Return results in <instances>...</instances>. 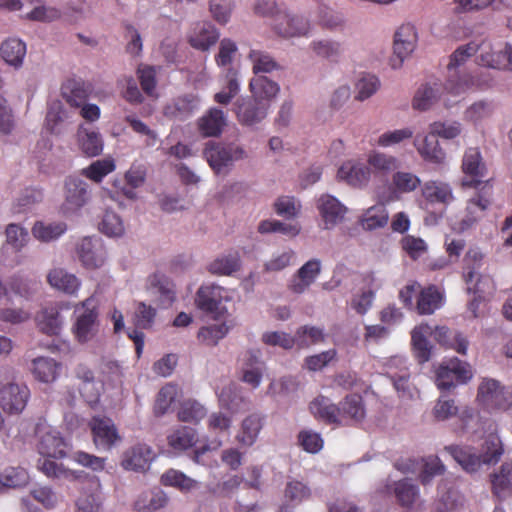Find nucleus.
Segmentation results:
<instances>
[{
	"instance_id": "f257e3e1",
	"label": "nucleus",
	"mask_w": 512,
	"mask_h": 512,
	"mask_svg": "<svg viewBox=\"0 0 512 512\" xmlns=\"http://www.w3.org/2000/svg\"><path fill=\"white\" fill-rule=\"evenodd\" d=\"M38 444L37 448L41 455L37 461L38 469L49 478L53 479H72L74 474L66 469L61 463L49 458H61L66 455L68 443L61 436L60 432L51 427H39L37 430Z\"/></svg>"
},
{
	"instance_id": "f03ea898",
	"label": "nucleus",
	"mask_w": 512,
	"mask_h": 512,
	"mask_svg": "<svg viewBox=\"0 0 512 512\" xmlns=\"http://www.w3.org/2000/svg\"><path fill=\"white\" fill-rule=\"evenodd\" d=\"M433 336L440 345L465 354L468 346L467 339L459 332L450 330L445 324L431 326L428 323L416 326L411 335V341L416 358L420 363L430 359L431 348L427 336Z\"/></svg>"
},
{
	"instance_id": "7ed1b4c3",
	"label": "nucleus",
	"mask_w": 512,
	"mask_h": 512,
	"mask_svg": "<svg viewBox=\"0 0 512 512\" xmlns=\"http://www.w3.org/2000/svg\"><path fill=\"white\" fill-rule=\"evenodd\" d=\"M479 50L477 43L472 41L468 44L458 47L450 56V62L447 65L449 77L445 84V90L453 95H458L473 87L485 88L490 87L492 79H486L480 82L469 74L459 75L458 68L462 66L470 57L475 55Z\"/></svg>"
},
{
	"instance_id": "20e7f679",
	"label": "nucleus",
	"mask_w": 512,
	"mask_h": 512,
	"mask_svg": "<svg viewBox=\"0 0 512 512\" xmlns=\"http://www.w3.org/2000/svg\"><path fill=\"white\" fill-rule=\"evenodd\" d=\"M444 450L468 473L478 471L482 464L496 463L502 454L501 441L492 434L485 440L481 455L476 454L470 447L456 445L446 446Z\"/></svg>"
},
{
	"instance_id": "39448f33",
	"label": "nucleus",
	"mask_w": 512,
	"mask_h": 512,
	"mask_svg": "<svg viewBox=\"0 0 512 512\" xmlns=\"http://www.w3.org/2000/svg\"><path fill=\"white\" fill-rule=\"evenodd\" d=\"M482 260V253L474 249L468 250L464 257L463 278L468 286V292L475 294L467 307L473 318L480 317L478 309L482 302L481 294L485 293V287H489L492 282L488 276L479 273Z\"/></svg>"
},
{
	"instance_id": "423d86ee",
	"label": "nucleus",
	"mask_w": 512,
	"mask_h": 512,
	"mask_svg": "<svg viewBox=\"0 0 512 512\" xmlns=\"http://www.w3.org/2000/svg\"><path fill=\"white\" fill-rule=\"evenodd\" d=\"M231 301V292L216 284L200 286L195 296L197 308L214 315L215 318L224 317L227 314L226 304Z\"/></svg>"
},
{
	"instance_id": "0eeeda50",
	"label": "nucleus",
	"mask_w": 512,
	"mask_h": 512,
	"mask_svg": "<svg viewBox=\"0 0 512 512\" xmlns=\"http://www.w3.org/2000/svg\"><path fill=\"white\" fill-rule=\"evenodd\" d=\"M203 155L212 170L216 174H220L233 162L245 158L246 152L235 143L209 141L205 145Z\"/></svg>"
},
{
	"instance_id": "6e6552de",
	"label": "nucleus",
	"mask_w": 512,
	"mask_h": 512,
	"mask_svg": "<svg viewBox=\"0 0 512 512\" xmlns=\"http://www.w3.org/2000/svg\"><path fill=\"white\" fill-rule=\"evenodd\" d=\"M472 377V371L466 362L458 358L443 361L436 370L435 383L438 389L449 391L465 384Z\"/></svg>"
},
{
	"instance_id": "1a4fd4ad",
	"label": "nucleus",
	"mask_w": 512,
	"mask_h": 512,
	"mask_svg": "<svg viewBox=\"0 0 512 512\" xmlns=\"http://www.w3.org/2000/svg\"><path fill=\"white\" fill-rule=\"evenodd\" d=\"M477 399L487 408L505 410L512 405V390L494 379H485L479 385Z\"/></svg>"
},
{
	"instance_id": "9d476101",
	"label": "nucleus",
	"mask_w": 512,
	"mask_h": 512,
	"mask_svg": "<svg viewBox=\"0 0 512 512\" xmlns=\"http://www.w3.org/2000/svg\"><path fill=\"white\" fill-rule=\"evenodd\" d=\"M462 171L465 178L462 180L463 187L478 188L484 181L486 166L483 162L478 148H468L462 159Z\"/></svg>"
},
{
	"instance_id": "9b49d317",
	"label": "nucleus",
	"mask_w": 512,
	"mask_h": 512,
	"mask_svg": "<svg viewBox=\"0 0 512 512\" xmlns=\"http://www.w3.org/2000/svg\"><path fill=\"white\" fill-rule=\"evenodd\" d=\"M421 186V179L414 173L396 170L392 174L388 193L383 194L381 201L390 203L398 201L403 195L415 192Z\"/></svg>"
},
{
	"instance_id": "f8f14e48",
	"label": "nucleus",
	"mask_w": 512,
	"mask_h": 512,
	"mask_svg": "<svg viewBox=\"0 0 512 512\" xmlns=\"http://www.w3.org/2000/svg\"><path fill=\"white\" fill-rule=\"evenodd\" d=\"M418 40L417 32L414 25L407 23L401 25L395 33L394 37V55L396 57L390 60L391 66L399 68L404 59L410 56L416 47Z\"/></svg>"
},
{
	"instance_id": "ddd939ff",
	"label": "nucleus",
	"mask_w": 512,
	"mask_h": 512,
	"mask_svg": "<svg viewBox=\"0 0 512 512\" xmlns=\"http://www.w3.org/2000/svg\"><path fill=\"white\" fill-rule=\"evenodd\" d=\"M147 290L155 297L160 308L167 309L176 300L174 282L165 274L155 272L147 278Z\"/></svg>"
},
{
	"instance_id": "4468645a",
	"label": "nucleus",
	"mask_w": 512,
	"mask_h": 512,
	"mask_svg": "<svg viewBox=\"0 0 512 512\" xmlns=\"http://www.w3.org/2000/svg\"><path fill=\"white\" fill-rule=\"evenodd\" d=\"M29 395L26 385L8 383L0 389V407L8 414H19L25 408Z\"/></svg>"
},
{
	"instance_id": "2eb2a0df",
	"label": "nucleus",
	"mask_w": 512,
	"mask_h": 512,
	"mask_svg": "<svg viewBox=\"0 0 512 512\" xmlns=\"http://www.w3.org/2000/svg\"><path fill=\"white\" fill-rule=\"evenodd\" d=\"M446 302L444 290L434 284L421 288L416 296L415 311L420 316L434 314Z\"/></svg>"
},
{
	"instance_id": "dca6fc26",
	"label": "nucleus",
	"mask_w": 512,
	"mask_h": 512,
	"mask_svg": "<svg viewBox=\"0 0 512 512\" xmlns=\"http://www.w3.org/2000/svg\"><path fill=\"white\" fill-rule=\"evenodd\" d=\"M77 253L83 266L97 269L104 264L106 252L101 239L84 237L78 245Z\"/></svg>"
},
{
	"instance_id": "f3484780",
	"label": "nucleus",
	"mask_w": 512,
	"mask_h": 512,
	"mask_svg": "<svg viewBox=\"0 0 512 512\" xmlns=\"http://www.w3.org/2000/svg\"><path fill=\"white\" fill-rule=\"evenodd\" d=\"M276 33L284 38L306 36L309 32V22L300 16L279 12L273 20Z\"/></svg>"
},
{
	"instance_id": "a211bd4d",
	"label": "nucleus",
	"mask_w": 512,
	"mask_h": 512,
	"mask_svg": "<svg viewBox=\"0 0 512 512\" xmlns=\"http://www.w3.org/2000/svg\"><path fill=\"white\" fill-rule=\"evenodd\" d=\"M269 105L255 97L243 98L237 102L236 115L241 124L254 125L262 121L268 112Z\"/></svg>"
},
{
	"instance_id": "6ab92c4d",
	"label": "nucleus",
	"mask_w": 512,
	"mask_h": 512,
	"mask_svg": "<svg viewBox=\"0 0 512 512\" xmlns=\"http://www.w3.org/2000/svg\"><path fill=\"white\" fill-rule=\"evenodd\" d=\"M93 441L96 447L108 450L119 439L117 429L110 418L93 417L90 421Z\"/></svg>"
},
{
	"instance_id": "aec40b11",
	"label": "nucleus",
	"mask_w": 512,
	"mask_h": 512,
	"mask_svg": "<svg viewBox=\"0 0 512 512\" xmlns=\"http://www.w3.org/2000/svg\"><path fill=\"white\" fill-rule=\"evenodd\" d=\"M321 272V262L318 259H311L301 266L292 276L289 289L296 294L305 292L316 280Z\"/></svg>"
},
{
	"instance_id": "412c9836",
	"label": "nucleus",
	"mask_w": 512,
	"mask_h": 512,
	"mask_svg": "<svg viewBox=\"0 0 512 512\" xmlns=\"http://www.w3.org/2000/svg\"><path fill=\"white\" fill-rule=\"evenodd\" d=\"M92 85L80 78H69L61 85V95L71 107H80L89 98Z\"/></svg>"
},
{
	"instance_id": "4be33fe9",
	"label": "nucleus",
	"mask_w": 512,
	"mask_h": 512,
	"mask_svg": "<svg viewBox=\"0 0 512 512\" xmlns=\"http://www.w3.org/2000/svg\"><path fill=\"white\" fill-rule=\"evenodd\" d=\"M227 125V119L224 112L216 107L206 111L197 120V128L203 137H218Z\"/></svg>"
},
{
	"instance_id": "5701e85b",
	"label": "nucleus",
	"mask_w": 512,
	"mask_h": 512,
	"mask_svg": "<svg viewBox=\"0 0 512 512\" xmlns=\"http://www.w3.org/2000/svg\"><path fill=\"white\" fill-rule=\"evenodd\" d=\"M317 208L325 229H330L342 221L346 213V208L334 196L328 194L318 199Z\"/></svg>"
},
{
	"instance_id": "b1692460",
	"label": "nucleus",
	"mask_w": 512,
	"mask_h": 512,
	"mask_svg": "<svg viewBox=\"0 0 512 512\" xmlns=\"http://www.w3.org/2000/svg\"><path fill=\"white\" fill-rule=\"evenodd\" d=\"M66 195L64 208L68 211H76L83 207L88 199V185L85 181L69 177L65 182Z\"/></svg>"
},
{
	"instance_id": "393cba45",
	"label": "nucleus",
	"mask_w": 512,
	"mask_h": 512,
	"mask_svg": "<svg viewBox=\"0 0 512 512\" xmlns=\"http://www.w3.org/2000/svg\"><path fill=\"white\" fill-rule=\"evenodd\" d=\"M219 38L216 28L209 22H198L188 35L189 44L198 50L206 51L214 45Z\"/></svg>"
},
{
	"instance_id": "a878e982",
	"label": "nucleus",
	"mask_w": 512,
	"mask_h": 512,
	"mask_svg": "<svg viewBox=\"0 0 512 512\" xmlns=\"http://www.w3.org/2000/svg\"><path fill=\"white\" fill-rule=\"evenodd\" d=\"M154 457L155 453L151 447L137 444L125 453L122 465L127 470L142 472L149 467Z\"/></svg>"
},
{
	"instance_id": "bb28decb",
	"label": "nucleus",
	"mask_w": 512,
	"mask_h": 512,
	"mask_svg": "<svg viewBox=\"0 0 512 512\" xmlns=\"http://www.w3.org/2000/svg\"><path fill=\"white\" fill-rule=\"evenodd\" d=\"M414 145L423 160L434 164L444 163L446 154L440 147L439 141L434 134L429 132L423 138L417 136Z\"/></svg>"
},
{
	"instance_id": "cd10ccee",
	"label": "nucleus",
	"mask_w": 512,
	"mask_h": 512,
	"mask_svg": "<svg viewBox=\"0 0 512 512\" xmlns=\"http://www.w3.org/2000/svg\"><path fill=\"white\" fill-rule=\"evenodd\" d=\"M337 175L349 185L361 187L369 182L371 170L364 164L347 161L340 166Z\"/></svg>"
},
{
	"instance_id": "c85d7f7f",
	"label": "nucleus",
	"mask_w": 512,
	"mask_h": 512,
	"mask_svg": "<svg viewBox=\"0 0 512 512\" xmlns=\"http://www.w3.org/2000/svg\"><path fill=\"white\" fill-rule=\"evenodd\" d=\"M197 102V97L192 94L179 96L164 106L163 114L170 119L184 120L194 112Z\"/></svg>"
},
{
	"instance_id": "c756f323",
	"label": "nucleus",
	"mask_w": 512,
	"mask_h": 512,
	"mask_svg": "<svg viewBox=\"0 0 512 512\" xmlns=\"http://www.w3.org/2000/svg\"><path fill=\"white\" fill-rule=\"evenodd\" d=\"M339 418L343 422L339 426L348 425L353 422L361 421L365 416V409L362 403L361 396L357 394L347 396L342 402L339 403Z\"/></svg>"
},
{
	"instance_id": "7c9ffc66",
	"label": "nucleus",
	"mask_w": 512,
	"mask_h": 512,
	"mask_svg": "<svg viewBox=\"0 0 512 512\" xmlns=\"http://www.w3.org/2000/svg\"><path fill=\"white\" fill-rule=\"evenodd\" d=\"M480 54L477 57V63L481 66L502 70L506 69V55L502 49H495L489 41L477 43Z\"/></svg>"
},
{
	"instance_id": "2f4dec72",
	"label": "nucleus",
	"mask_w": 512,
	"mask_h": 512,
	"mask_svg": "<svg viewBox=\"0 0 512 512\" xmlns=\"http://www.w3.org/2000/svg\"><path fill=\"white\" fill-rule=\"evenodd\" d=\"M422 195L430 203L448 205L454 200L452 189L448 183L430 180L422 186Z\"/></svg>"
},
{
	"instance_id": "473e14b6",
	"label": "nucleus",
	"mask_w": 512,
	"mask_h": 512,
	"mask_svg": "<svg viewBox=\"0 0 512 512\" xmlns=\"http://www.w3.org/2000/svg\"><path fill=\"white\" fill-rule=\"evenodd\" d=\"M367 163L371 174L382 176L394 173L400 166L397 157L379 151H371L368 154Z\"/></svg>"
},
{
	"instance_id": "72a5a7b5",
	"label": "nucleus",
	"mask_w": 512,
	"mask_h": 512,
	"mask_svg": "<svg viewBox=\"0 0 512 512\" xmlns=\"http://www.w3.org/2000/svg\"><path fill=\"white\" fill-rule=\"evenodd\" d=\"M252 96L261 102H265L270 106V101L274 99L280 91L277 82L272 81L266 76H254L249 83Z\"/></svg>"
},
{
	"instance_id": "f704fd0d",
	"label": "nucleus",
	"mask_w": 512,
	"mask_h": 512,
	"mask_svg": "<svg viewBox=\"0 0 512 512\" xmlns=\"http://www.w3.org/2000/svg\"><path fill=\"white\" fill-rule=\"evenodd\" d=\"M309 409L315 417L329 424H335L339 426V423L343 422L342 418H339L338 406L333 404L332 401L327 397H316L310 403Z\"/></svg>"
},
{
	"instance_id": "c9c22d12",
	"label": "nucleus",
	"mask_w": 512,
	"mask_h": 512,
	"mask_svg": "<svg viewBox=\"0 0 512 512\" xmlns=\"http://www.w3.org/2000/svg\"><path fill=\"white\" fill-rule=\"evenodd\" d=\"M263 426V417L260 414L253 413L248 415L241 424L240 431L238 432L236 439L245 447L252 446Z\"/></svg>"
},
{
	"instance_id": "e433bc0d",
	"label": "nucleus",
	"mask_w": 512,
	"mask_h": 512,
	"mask_svg": "<svg viewBox=\"0 0 512 512\" xmlns=\"http://www.w3.org/2000/svg\"><path fill=\"white\" fill-rule=\"evenodd\" d=\"M218 398L220 405L231 412H238L247 405V399L242 394L241 387L232 382L221 389Z\"/></svg>"
},
{
	"instance_id": "4c0bfd02",
	"label": "nucleus",
	"mask_w": 512,
	"mask_h": 512,
	"mask_svg": "<svg viewBox=\"0 0 512 512\" xmlns=\"http://www.w3.org/2000/svg\"><path fill=\"white\" fill-rule=\"evenodd\" d=\"M0 52L7 64L18 68L26 55V44L18 38H9L2 43Z\"/></svg>"
},
{
	"instance_id": "58836bf2",
	"label": "nucleus",
	"mask_w": 512,
	"mask_h": 512,
	"mask_svg": "<svg viewBox=\"0 0 512 512\" xmlns=\"http://www.w3.org/2000/svg\"><path fill=\"white\" fill-rule=\"evenodd\" d=\"M47 280L52 287L68 294H74L80 287L78 278L61 268L51 270Z\"/></svg>"
},
{
	"instance_id": "ea45409f",
	"label": "nucleus",
	"mask_w": 512,
	"mask_h": 512,
	"mask_svg": "<svg viewBox=\"0 0 512 512\" xmlns=\"http://www.w3.org/2000/svg\"><path fill=\"white\" fill-rule=\"evenodd\" d=\"M78 139L80 148L85 155L94 157L102 153L103 140L99 132L80 126Z\"/></svg>"
},
{
	"instance_id": "a19ab883",
	"label": "nucleus",
	"mask_w": 512,
	"mask_h": 512,
	"mask_svg": "<svg viewBox=\"0 0 512 512\" xmlns=\"http://www.w3.org/2000/svg\"><path fill=\"white\" fill-rule=\"evenodd\" d=\"M248 58L252 62V71L255 76H261L260 73H271L280 69V65L268 52L252 49L248 54Z\"/></svg>"
},
{
	"instance_id": "79ce46f5",
	"label": "nucleus",
	"mask_w": 512,
	"mask_h": 512,
	"mask_svg": "<svg viewBox=\"0 0 512 512\" xmlns=\"http://www.w3.org/2000/svg\"><path fill=\"white\" fill-rule=\"evenodd\" d=\"M225 84L222 91L214 95L216 103L227 105L239 93L238 71L232 67L228 68L225 74Z\"/></svg>"
},
{
	"instance_id": "37998d69",
	"label": "nucleus",
	"mask_w": 512,
	"mask_h": 512,
	"mask_svg": "<svg viewBox=\"0 0 512 512\" xmlns=\"http://www.w3.org/2000/svg\"><path fill=\"white\" fill-rule=\"evenodd\" d=\"M240 255L237 251L216 258L209 264V271L216 275H231L240 269Z\"/></svg>"
},
{
	"instance_id": "c03bdc74",
	"label": "nucleus",
	"mask_w": 512,
	"mask_h": 512,
	"mask_svg": "<svg viewBox=\"0 0 512 512\" xmlns=\"http://www.w3.org/2000/svg\"><path fill=\"white\" fill-rule=\"evenodd\" d=\"M32 372L41 382L54 381L59 373V365L51 358L39 357L33 360Z\"/></svg>"
},
{
	"instance_id": "a18cd8bd",
	"label": "nucleus",
	"mask_w": 512,
	"mask_h": 512,
	"mask_svg": "<svg viewBox=\"0 0 512 512\" xmlns=\"http://www.w3.org/2000/svg\"><path fill=\"white\" fill-rule=\"evenodd\" d=\"M28 474L20 467H9L0 473V494L7 489L24 486L28 483Z\"/></svg>"
},
{
	"instance_id": "49530a36",
	"label": "nucleus",
	"mask_w": 512,
	"mask_h": 512,
	"mask_svg": "<svg viewBox=\"0 0 512 512\" xmlns=\"http://www.w3.org/2000/svg\"><path fill=\"white\" fill-rule=\"evenodd\" d=\"M229 329L230 327L225 322H206L199 329L197 336L201 342L207 345H215L228 333Z\"/></svg>"
},
{
	"instance_id": "de8ad7c7",
	"label": "nucleus",
	"mask_w": 512,
	"mask_h": 512,
	"mask_svg": "<svg viewBox=\"0 0 512 512\" xmlns=\"http://www.w3.org/2000/svg\"><path fill=\"white\" fill-rule=\"evenodd\" d=\"M167 496L162 491L144 493L135 502V508L141 512H154L167 504Z\"/></svg>"
},
{
	"instance_id": "09e8293b",
	"label": "nucleus",
	"mask_w": 512,
	"mask_h": 512,
	"mask_svg": "<svg viewBox=\"0 0 512 512\" xmlns=\"http://www.w3.org/2000/svg\"><path fill=\"white\" fill-rule=\"evenodd\" d=\"M67 230L64 222L44 223L36 222L32 228L34 237L43 242H49L59 238Z\"/></svg>"
},
{
	"instance_id": "8fccbe9b",
	"label": "nucleus",
	"mask_w": 512,
	"mask_h": 512,
	"mask_svg": "<svg viewBox=\"0 0 512 512\" xmlns=\"http://www.w3.org/2000/svg\"><path fill=\"white\" fill-rule=\"evenodd\" d=\"M445 470V465L437 456H428L422 459L419 480L423 486H427L431 484L434 477L443 475Z\"/></svg>"
},
{
	"instance_id": "3c124183",
	"label": "nucleus",
	"mask_w": 512,
	"mask_h": 512,
	"mask_svg": "<svg viewBox=\"0 0 512 512\" xmlns=\"http://www.w3.org/2000/svg\"><path fill=\"white\" fill-rule=\"evenodd\" d=\"M382 201L381 204L369 208L363 216L362 225L365 229L382 228L388 223L389 214Z\"/></svg>"
},
{
	"instance_id": "603ef678",
	"label": "nucleus",
	"mask_w": 512,
	"mask_h": 512,
	"mask_svg": "<svg viewBox=\"0 0 512 512\" xmlns=\"http://www.w3.org/2000/svg\"><path fill=\"white\" fill-rule=\"evenodd\" d=\"M169 446L175 451H183L196 443V434L192 428L183 427L168 436Z\"/></svg>"
},
{
	"instance_id": "864d4df0",
	"label": "nucleus",
	"mask_w": 512,
	"mask_h": 512,
	"mask_svg": "<svg viewBox=\"0 0 512 512\" xmlns=\"http://www.w3.org/2000/svg\"><path fill=\"white\" fill-rule=\"evenodd\" d=\"M115 163L112 159H101L94 161L88 167L82 170V174L88 179L99 183L105 176L113 172Z\"/></svg>"
},
{
	"instance_id": "5fc2aeb1",
	"label": "nucleus",
	"mask_w": 512,
	"mask_h": 512,
	"mask_svg": "<svg viewBox=\"0 0 512 512\" xmlns=\"http://www.w3.org/2000/svg\"><path fill=\"white\" fill-rule=\"evenodd\" d=\"M394 493L401 505L410 506L418 498L419 489L410 479L406 478L395 483Z\"/></svg>"
},
{
	"instance_id": "6e6d98bb",
	"label": "nucleus",
	"mask_w": 512,
	"mask_h": 512,
	"mask_svg": "<svg viewBox=\"0 0 512 512\" xmlns=\"http://www.w3.org/2000/svg\"><path fill=\"white\" fill-rule=\"evenodd\" d=\"M323 339L322 329L310 325H304L299 328L294 336L295 344L300 348H307L310 345L323 341Z\"/></svg>"
},
{
	"instance_id": "4d7b16f0",
	"label": "nucleus",
	"mask_w": 512,
	"mask_h": 512,
	"mask_svg": "<svg viewBox=\"0 0 512 512\" xmlns=\"http://www.w3.org/2000/svg\"><path fill=\"white\" fill-rule=\"evenodd\" d=\"M458 411V407L453 399L441 396L435 402L432 416L436 421H447L456 416Z\"/></svg>"
},
{
	"instance_id": "13d9d810",
	"label": "nucleus",
	"mask_w": 512,
	"mask_h": 512,
	"mask_svg": "<svg viewBox=\"0 0 512 512\" xmlns=\"http://www.w3.org/2000/svg\"><path fill=\"white\" fill-rule=\"evenodd\" d=\"M494 493L501 497L506 492H512V464L502 465L500 473L495 474L492 479Z\"/></svg>"
},
{
	"instance_id": "bf43d9fd",
	"label": "nucleus",
	"mask_w": 512,
	"mask_h": 512,
	"mask_svg": "<svg viewBox=\"0 0 512 512\" xmlns=\"http://www.w3.org/2000/svg\"><path fill=\"white\" fill-rule=\"evenodd\" d=\"M206 415V409L195 400H187L181 404L178 418L183 422H198Z\"/></svg>"
},
{
	"instance_id": "052dcab7",
	"label": "nucleus",
	"mask_w": 512,
	"mask_h": 512,
	"mask_svg": "<svg viewBox=\"0 0 512 512\" xmlns=\"http://www.w3.org/2000/svg\"><path fill=\"white\" fill-rule=\"evenodd\" d=\"M438 98V88L425 85L417 90L412 105L414 109L425 111L429 109Z\"/></svg>"
},
{
	"instance_id": "680f3d73",
	"label": "nucleus",
	"mask_w": 512,
	"mask_h": 512,
	"mask_svg": "<svg viewBox=\"0 0 512 512\" xmlns=\"http://www.w3.org/2000/svg\"><path fill=\"white\" fill-rule=\"evenodd\" d=\"M100 231L110 237H119L124 232V226L120 217L112 212L106 211L99 226Z\"/></svg>"
},
{
	"instance_id": "e2e57ef3",
	"label": "nucleus",
	"mask_w": 512,
	"mask_h": 512,
	"mask_svg": "<svg viewBox=\"0 0 512 512\" xmlns=\"http://www.w3.org/2000/svg\"><path fill=\"white\" fill-rule=\"evenodd\" d=\"M311 49L316 56L335 61L341 54V46L338 42L329 40L313 41Z\"/></svg>"
},
{
	"instance_id": "0e129e2a",
	"label": "nucleus",
	"mask_w": 512,
	"mask_h": 512,
	"mask_svg": "<svg viewBox=\"0 0 512 512\" xmlns=\"http://www.w3.org/2000/svg\"><path fill=\"white\" fill-rule=\"evenodd\" d=\"M161 482L164 485L177 487L181 490H190L196 484L193 479L174 469L166 471L161 477Z\"/></svg>"
},
{
	"instance_id": "69168bd1",
	"label": "nucleus",
	"mask_w": 512,
	"mask_h": 512,
	"mask_svg": "<svg viewBox=\"0 0 512 512\" xmlns=\"http://www.w3.org/2000/svg\"><path fill=\"white\" fill-rule=\"evenodd\" d=\"M414 131L410 128L388 131L379 136L376 144L380 147H390L412 138Z\"/></svg>"
},
{
	"instance_id": "338daca9",
	"label": "nucleus",
	"mask_w": 512,
	"mask_h": 512,
	"mask_svg": "<svg viewBox=\"0 0 512 512\" xmlns=\"http://www.w3.org/2000/svg\"><path fill=\"white\" fill-rule=\"evenodd\" d=\"M463 497L462 495L454 489H448L444 492L437 503V511L438 512H452L462 506Z\"/></svg>"
},
{
	"instance_id": "774afa93",
	"label": "nucleus",
	"mask_w": 512,
	"mask_h": 512,
	"mask_svg": "<svg viewBox=\"0 0 512 512\" xmlns=\"http://www.w3.org/2000/svg\"><path fill=\"white\" fill-rule=\"evenodd\" d=\"M401 246L413 260H417L427 251L425 241L412 235H406L403 237L401 240Z\"/></svg>"
}]
</instances>
